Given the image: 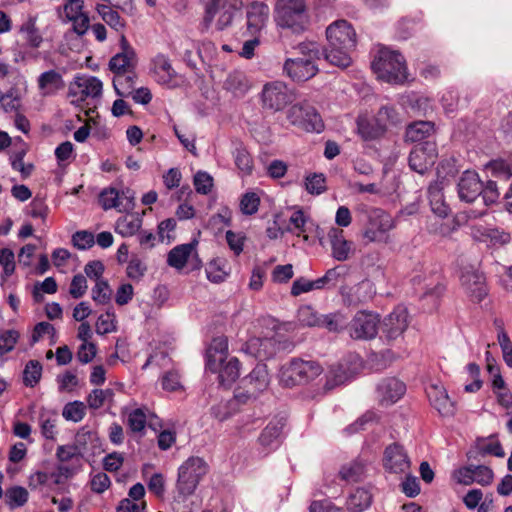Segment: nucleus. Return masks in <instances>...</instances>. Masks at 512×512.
Listing matches in <instances>:
<instances>
[{"label": "nucleus", "instance_id": "obj_1", "mask_svg": "<svg viewBox=\"0 0 512 512\" xmlns=\"http://www.w3.org/2000/svg\"><path fill=\"white\" fill-rule=\"evenodd\" d=\"M208 465L204 459L189 457L178 469L176 492L172 508L174 512H192L194 508L193 494L204 475Z\"/></svg>", "mask_w": 512, "mask_h": 512}, {"label": "nucleus", "instance_id": "obj_2", "mask_svg": "<svg viewBox=\"0 0 512 512\" xmlns=\"http://www.w3.org/2000/svg\"><path fill=\"white\" fill-rule=\"evenodd\" d=\"M302 57L289 58L285 61L283 70L286 75L296 82L307 81L318 72L315 60L323 54L317 43L304 42L298 46Z\"/></svg>", "mask_w": 512, "mask_h": 512}, {"label": "nucleus", "instance_id": "obj_3", "mask_svg": "<svg viewBox=\"0 0 512 512\" xmlns=\"http://www.w3.org/2000/svg\"><path fill=\"white\" fill-rule=\"evenodd\" d=\"M371 68L377 77L388 83H403L407 79V67L404 57L394 50L381 47L375 55Z\"/></svg>", "mask_w": 512, "mask_h": 512}, {"label": "nucleus", "instance_id": "obj_4", "mask_svg": "<svg viewBox=\"0 0 512 512\" xmlns=\"http://www.w3.org/2000/svg\"><path fill=\"white\" fill-rule=\"evenodd\" d=\"M275 21L278 26L303 32L308 25L305 0H278L275 6Z\"/></svg>", "mask_w": 512, "mask_h": 512}, {"label": "nucleus", "instance_id": "obj_5", "mask_svg": "<svg viewBox=\"0 0 512 512\" xmlns=\"http://www.w3.org/2000/svg\"><path fill=\"white\" fill-rule=\"evenodd\" d=\"M395 228L393 217L380 208L367 212V222L362 230V238L368 243H388L389 232Z\"/></svg>", "mask_w": 512, "mask_h": 512}, {"label": "nucleus", "instance_id": "obj_6", "mask_svg": "<svg viewBox=\"0 0 512 512\" xmlns=\"http://www.w3.org/2000/svg\"><path fill=\"white\" fill-rule=\"evenodd\" d=\"M295 99V90L280 80L265 83L260 93L262 108L271 112L282 111Z\"/></svg>", "mask_w": 512, "mask_h": 512}, {"label": "nucleus", "instance_id": "obj_7", "mask_svg": "<svg viewBox=\"0 0 512 512\" xmlns=\"http://www.w3.org/2000/svg\"><path fill=\"white\" fill-rule=\"evenodd\" d=\"M289 122L307 132L320 133L324 123L317 110L306 101L292 105L287 112Z\"/></svg>", "mask_w": 512, "mask_h": 512}, {"label": "nucleus", "instance_id": "obj_8", "mask_svg": "<svg viewBox=\"0 0 512 512\" xmlns=\"http://www.w3.org/2000/svg\"><path fill=\"white\" fill-rule=\"evenodd\" d=\"M379 315L369 311H358L348 323L347 331L354 340H372L379 330Z\"/></svg>", "mask_w": 512, "mask_h": 512}, {"label": "nucleus", "instance_id": "obj_9", "mask_svg": "<svg viewBox=\"0 0 512 512\" xmlns=\"http://www.w3.org/2000/svg\"><path fill=\"white\" fill-rule=\"evenodd\" d=\"M98 200L104 210L114 208L121 213H127L135 207V192L130 188L120 192L114 187H108L100 192Z\"/></svg>", "mask_w": 512, "mask_h": 512}, {"label": "nucleus", "instance_id": "obj_10", "mask_svg": "<svg viewBox=\"0 0 512 512\" xmlns=\"http://www.w3.org/2000/svg\"><path fill=\"white\" fill-rule=\"evenodd\" d=\"M409 323L407 308L399 305L382 320L381 332L388 342L394 341L403 335Z\"/></svg>", "mask_w": 512, "mask_h": 512}, {"label": "nucleus", "instance_id": "obj_11", "mask_svg": "<svg viewBox=\"0 0 512 512\" xmlns=\"http://www.w3.org/2000/svg\"><path fill=\"white\" fill-rule=\"evenodd\" d=\"M437 158L436 147L434 143L423 142L416 145L410 152L408 162L409 167L423 175L435 163Z\"/></svg>", "mask_w": 512, "mask_h": 512}, {"label": "nucleus", "instance_id": "obj_12", "mask_svg": "<svg viewBox=\"0 0 512 512\" xmlns=\"http://www.w3.org/2000/svg\"><path fill=\"white\" fill-rule=\"evenodd\" d=\"M326 36L329 45H342L346 49L356 47L355 30L346 20H338L330 24L326 29Z\"/></svg>", "mask_w": 512, "mask_h": 512}, {"label": "nucleus", "instance_id": "obj_13", "mask_svg": "<svg viewBox=\"0 0 512 512\" xmlns=\"http://www.w3.org/2000/svg\"><path fill=\"white\" fill-rule=\"evenodd\" d=\"M103 84L94 76H77L69 87V96L76 101H85L87 98H97L102 94Z\"/></svg>", "mask_w": 512, "mask_h": 512}, {"label": "nucleus", "instance_id": "obj_14", "mask_svg": "<svg viewBox=\"0 0 512 512\" xmlns=\"http://www.w3.org/2000/svg\"><path fill=\"white\" fill-rule=\"evenodd\" d=\"M426 394L431 406L442 416L452 417L456 413V403L450 399L446 389L440 384H430Z\"/></svg>", "mask_w": 512, "mask_h": 512}, {"label": "nucleus", "instance_id": "obj_15", "mask_svg": "<svg viewBox=\"0 0 512 512\" xmlns=\"http://www.w3.org/2000/svg\"><path fill=\"white\" fill-rule=\"evenodd\" d=\"M457 190L461 201L472 203L483 193V182L478 173L466 170L458 181Z\"/></svg>", "mask_w": 512, "mask_h": 512}, {"label": "nucleus", "instance_id": "obj_16", "mask_svg": "<svg viewBox=\"0 0 512 512\" xmlns=\"http://www.w3.org/2000/svg\"><path fill=\"white\" fill-rule=\"evenodd\" d=\"M384 467L391 473L406 474L410 469V460L404 448L393 443L386 447L383 458Z\"/></svg>", "mask_w": 512, "mask_h": 512}, {"label": "nucleus", "instance_id": "obj_17", "mask_svg": "<svg viewBox=\"0 0 512 512\" xmlns=\"http://www.w3.org/2000/svg\"><path fill=\"white\" fill-rule=\"evenodd\" d=\"M121 52L114 55L109 61V69L116 75L129 72L136 64V53L124 34L120 37Z\"/></svg>", "mask_w": 512, "mask_h": 512}, {"label": "nucleus", "instance_id": "obj_18", "mask_svg": "<svg viewBox=\"0 0 512 512\" xmlns=\"http://www.w3.org/2000/svg\"><path fill=\"white\" fill-rule=\"evenodd\" d=\"M406 386L396 378L382 380L376 389L377 399L382 406L396 403L405 393Z\"/></svg>", "mask_w": 512, "mask_h": 512}, {"label": "nucleus", "instance_id": "obj_19", "mask_svg": "<svg viewBox=\"0 0 512 512\" xmlns=\"http://www.w3.org/2000/svg\"><path fill=\"white\" fill-rule=\"evenodd\" d=\"M461 284L466 294L474 302L482 301L487 295L485 278L483 274L478 271H464L461 275Z\"/></svg>", "mask_w": 512, "mask_h": 512}, {"label": "nucleus", "instance_id": "obj_20", "mask_svg": "<svg viewBox=\"0 0 512 512\" xmlns=\"http://www.w3.org/2000/svg\"><path fill=\"white\" fill-rule=\"evenodd\" d=\"M152 72L158 84L168 88H174L178 85V74L166 56L159 54L153 59Z\"/></svg>", "mask_w": 512, "mask_h": 512}, {"label": "nucleus", "instance_id": "obj_21", "mask_svg": "<svg viewBox=\"0 0 512 512\" xmlns=\"http://www.w3.org/2000/svg\"><path fill=\"white\" fill-rule=\"evenodd\" d=\"M228 357V340L220 336L212 340L206 351V368L215 372Z\"/></svg>", "mask_w": 512, "mask_h": 512}, {"label": "nucleus", "instance_id": "obj_22", "mask_svg": "<svg viewBox=\"0 0 512 512\" xmlns=\"http://www.w3.org/2000/svg\"><path fill=\"white\" fill-rule=\"evenodd\" d=\"M247 29L254 35L266 25L269 17V7L263 2H253L247 9Z\"/></svg>", "mask_w": 512, "mask_h": 512}, {"label": "nucleus", "instance_id": "obj_23", "mask_svg": "<svg viewBox=\"0 0 512 512\" xmlns=\"http://www.w3.org/2000/svg\"><path fill=\"white\" fill-rule=\"evenodd\" d=\"M444 188V178L441 180H437L434 183L430 184L428 187V198L431 206V210L437 216L444 218L449 212L450 208L446 204L443 195Z\"/></svg>", "mask_w": 512, "mask_h": 512}, {"label": "nucleus", "instance_id": "obj_24", "mask_svg": "<svg viewBox=\"0 0 512 512\" xmlns=\"http://www.w3.org/2000/svg\"><path fill=\"white\" fill-rule=\"evenodd\" d=\"M245 388H249L250 393L258 395L264 391L269 385V377L267 366L258 363L249 375L244 379Z\"/></svg>", "mask_w": 512, "mask_h": 512}, {"label": "nucleus", "instance_id": "obj_25", "mask_svg": "<svg viewBox=\"0 0 512 512\" xmlns=\"http://www.w3.org/2000/svg\"><path fill=\"white\" fill-rule=\"evenodd\" d=\"M245 351L258 359H268L276 352V341L268 337L252 338L247 342Z\"/></svg>", "mask_w": 512, "mask_h": 512}, {"label": "nucleus", "instance_id": "obj_26", "mask_svg": "<svg viewBox=\"0 0 512 512\" xmlns=\"http://www.w3.org/2000/svg\"><path fill=\"white\" fill-rule=\"evenodd\" d=\"M37 84L43 96L54 95L65 86L62 75L53 69L41 73L37 78Z\"/></svg>", "mask_w": 512, "mask_h": 512}, {"label": "nucleus", "instance_id": "obj_27", "mask_svg": "<svg viewBox=\"0 0 512 512\" xmlns=\"http://www.w3.org/2000/svg\"><path fill=\"white\" fill-rule=\"evenodd\" d=\"M283 428V420L271 421L259 436V443L268 451L274 450L280 443Z\"/></svg>", "mask_w": 512, "mask_h": 512}, {"label": "nucleus", "instance_id": "obj_28", "mask_svg": "<svg viewBox=\"0 0 512 512\" xmlns=\"http://www.w3.org/2000/svg\"><path fill=\"white\" fill-rule=\"evenodd\" d=\"M95 10L101 19L110 26V28L121 33V35L123 34L126 27V21L120 16L119 12L115 8L106 3L98 2L95 6Z\"/></svg>", "mask_w": 512, "mask_h": 512}, {"label": "nucleus", "instance_id": "obj_29", "mask_svg": "<svg viewBox=\"0 0 512 512\" xmlns=\"http://www.w3.org/2000/svg\"><path fill=\"white\" fill-rule=\"evenodd\" d=\"M328 237L331 241L332 255L338 261L348 259L352 243L345 240L343 230L333 228L329 231Z\"/></svg>", "mask_w": 512, "mask_h": 512}, {"label": "nucleus", "instance_id": "obj_30", "mask_svg": "<svg viewBox=\"0 0 512 512\" xmlns=\"http://www.w3.org/2000/svg\"><path fill=\"white\" fill-rule=\"evenodd\" d=\"M143 219L137 214H129L117 219L115 223V232L122 237H132L137 235L142 226Z\"/></svg>", "mask_w": 512, "mask_h": 512}, {"label": "nucleus", "instance_id": "obj_31", "mask_svg": "<svg viewBox=\"0 0 512 512\" xmlns=\"http://www.w3.org/2000/svg\"><path fill=\"white\" fill-rule=\"evenodd\" d=\"M214 373H218L221 385L230 386L240 376V362L236 357H230L228 360H224Z\"/></svg>", "mask_w": 512, "mask_h": 512}, {"label": "nucleus", "instance_id": "obj_32", "mask_svg": "<svg viewBox=\"0 0 512 512\" xmlns=\"http://www.w3.org/2000/svg\"><path fill=\"white\" fill-rule=\"evenodd\" d=\"M224 88L235 96H244L250 90L251 84L244 72L234 70L228 74Z\"/></svg>", "mask_w": 512, "mask_h": 512}, {"label": "nucleus", "instance_id": "obj_33", "mask_svg": "<svg viewBox=\"0 0 512 512\" xmlns=\"http://www.w3.org/2000/svg\"><path fill=\"white\" fill-rule=\"evenodd\" d=\"M37 17L29 15L19 28V33L32 48H39L43 42V37L36 25Z\"/></svg>", "mask_w": 512, "mask_h": 512}, {"label": "nucleus", "instance_id": "obj_34", "mask_svg": "<svg viewBox=\"0 0 512 512\" xmlns=\"http://www.w3.org/2000/svg\"><path fill=\"white\" fill-rule=\"evenodd\" d=\"M195 246L196 243H186L175 246L167 255V264L178 270L184 268Z\"/></svg>", "mask_w": 512, "mask_h": 512}, {"label": "nucleus", "instance_id": "obj_35", "mask_svg": "<svg viewBox=\"0 0 512 512\" xmlns=\"http://www.w3.org/2000/svg\"><path fill=\"white\" fill-rule=\"evenodd\" d=\"M298 372V358H292L287 363H284L279 369V383L283 387L292 388L300 385Z\"/></svg>", "mask_w": 512, "mask_h": 512}, {"label": "nucleus", "instance_id": "obj_36", "mask_svg": "<svg viewBox=\"0 0 512 512\" xmlns=\"http://www.w3.org/2000/svg\"><path fill=\"white\" fill-rule=\"evenodd\" d=\"M372 494L365 488H357L352 492L347 501L346 508L349 512H363L370 507Z\"/></svg>", "mask_w": 512, "mask_h": 512}, {"label": "nucleus", "instance_id": "obj_37", "mask_svg": "<svg viewBox=\"0 0 512 512\" xmlns=\"http://www.w3.org/2000/svg\"><path fill=\"white\" fill-rule=\"evenodd\" d=\"M357 131L360 137L366 141L377 139L385 133V130L375 121V118L370 120L362 116L357 119Z\"/></svg>", "mask_w": 512, "mask_h": 512}, {"label": "nucleus", "instance_id": "obj_38", "mask_svg": "<svg viewBox=\"0 0 512 512\" xmlns=\"http://www.w3.org/2000/svg\"><path fill=\"white\" fill-rule=\"evenodd\" d=\"M434 129V124L430 121H417L410 124L405 133V138L410 142H421L427 138Z\"/></svg>", "mask_w": 512, "mask_h": 512}, {"label": "nucleus", "instance_id": "obj_39", "mask_svg": "<svg viewBox=\"0 0 512 512\" xmlns=\"http://www.w3.org/2000/svg\"><path fill=\"white\" fill-rule=\"evenodd\" d=\"M226 267L227 261L223 258L211 260L205 269L207 279L215 284L224 282L229 275V271Z\"/></svg>", "mask_w": 512, "mask_h": 512}, {"label": "nucleus", "instance_id": "obj_40", "mask_svg": "<svg viewBox=\"0 0 512 512\" xmlns=\"http://www.w3.org/2000/svg\"><path fill=\"white\" fill-rule=\"evenodd\" d=\"M353 49L343 48L342 45L333 46L328 44L324 52L325 59L331 64L339 67H348L351 63L350 52Z\"/></svg>", "mask_w": 512, "mask_h": 512}, {"label": "nucleus", "instance_id": "obj_41", "mask_svg": "<svg viewBox=\"0 0 512 512\" xmlns=\"http://www.w3.org/2000/svg\"><path fill=\"white\" fill-rule=\"evenodd\" d=\"M298 372L300 374L299 380L301 385L306 384L321 375L323 368L316 361L298 358Z\"/></svg>", "mask_w": 512, "mask_h": 512}, {"label": "nucleus", "instance_id": "obj_42", "mask_svg": "<svg viewBox=\"0 0 512 512\" xmlns=\"http://www.w3.org/2000/svg\"><path fill=\"white\" fill-rule=\"evenodd\" d=\"M136 75L131 71L114 75L113 87L117 95L129 96L134 90Z\"/></svg>", "mask_w": 512, "mask_h": 512}, {"label": "nucleus", "instance_id": "obj_43", "mask_svg": "<svg viewBox=\"0 0 512 512\" xmlns=\"http://www.w3.org/2000/svg\"><path fill=\"white\" fill-rule=\"evenodd\" d=\"M375 121L386 131L389 127L398 125L401 117L394 106L382 105L375 115Z\"/></svg>", "mask_w": 512, "mask_h": 512}, {"label": "nucleus", "instance_id": "obj_44", "mask_svg": "<svg viewBox=\"0 0 512 512\" xmlns=\"http://www.w3.org/2000/svg\"><path fill=\"white\" fill-rule=\"evenodd\" d=\"M10 84L9 89L3 92L0 89V102L5 99L14 98V100H21L20 86L26 85V79L19 70H14L11 73V80L8 81Z\"/></svg>", "mask_w": 512, "mask_h": 512}, {"label": "nucleus", "instance_id": "obj_45", "mask_svg": "<svg viewBox=\"0 0 512 512\" xmlns=\"http://www.w3.org/2000/svg\"><path fill=\"white\" fill-rule=\"evenodd\" d=\"M347 326V318L340 312L321 315L319 327H324L330 332H339L347 329Z\"/></svg>", "mask_w": 512, "mask_h": 512}, {"label": "nucleus", "instance_id": "obj_46", "mask_svg": "<svg viewBox=\"0 0 512 512\" xmlns=\"http://www.w3.org/2000/svg\"><path fill=\"white\" fill-rule=\"evenodd\" d=\"M243 0H209L206 4L204 21L208 26L215 17V9L217 7H230L234 9H241Z\"/></svg>", "mask_w": 512, "mask_h": 512}, {"label": "nucleus", "instance_id": "obj_47", "mask_svg": "<svg viewBox=\"0 0 512 512\" xmlns=\"http://www.w3.org/2000/svg\"><path fill=\"white\" fill-rule=\"evenodd\" d=\"M28 491L22 486H13L6 490V503L10 509L23 506L28 501Z\"/></svg>", "mask_w": 512, "mask_h": 512}, {"label": "nucleus", "instance_id": "obj_48", "mask_svg": "<svg viewBox=\"0 0 512 512\" xmlns=\"http://www.w3.org/2000/svg\"><path fill=\"white\" fill-rule=\"evenodd\" d=\"M42 365L38 360H30L23 371V383L27 387H34L41 379Z\"/></svg>", "mask_w": 512, "mask_h": 512}, {"label": "nucleus", "instance_id": "obj_49", "mask_svg": "<svg viewBox=\"0 0 512 512\" xmlns=\"http://www.w3.org/2000/svg\"><path fill=\"white\" fill-rule=\"evenodd\" d=\"M363 475L364 466L360 462H351L343 465L339 471L340 478L349 483L360 481Z\"/></svg>", "mask_w": 512, "mask_h": 512}, {"label": "nucleus", "instance_id": "obj_50", "mask_svg": "<svg viewBox=\"0 0 512 512\" xmlns=\"http://www.w3.org/2000/svg\"><path fill=\"white\" fill-rule=\"evenodd\" d=\"M114 391L110 388L107 389H94L87 397L88 406L91 409L97 410L101 408L105 402L112 401Z\"/></svg>", "mask_w": 512, "mask_h": 512}, {"label": "nucleus", "instance_id": "obj_51", "mask_svg": "<svg viewBox=\"0 0 512 512\" xmlns=\"http://www.w3.org/2000/svg\"><path fill=\"white\" fill-rule=\"evenodd\" d=\"M57 423V415H49L47 413H42L39 417V424L41 428V434L44 438L48 440H55L58 434V430L56 427Z\"/></svg>", "mask_w": 512, "mask_h": 512}, {"label": "nucleus", "instance_id": "obj_52", "mask_svg": "<svg viewBox=\"0 0 512 512\" xmlns=\"http://www.w3.org/2000/svg\"><path fill=\"white\" fill-rule=\"evenodd\" d=\"M234 162L237 168L244 174L249 175L253 169V160L246 148L239 146L233 152Z\"/></svg>", "mask_w": 512, "mask_h": 512}, {"label": "nucleus", "instance_id": "obj_53", "mask_svg": "<svg viewBox=\"0 0 512 512\" xmlns=\"http://www.w3.org/2000/svg\"><path fill=\"white\" fill-rule=\"evenodd\" d=\"M347 380L348 374L341 365L332 367L326 375L324 388L326 391L332 390L335 387L344 384Z\"/></svg>", "mask_w": 512, "mask_h": 512}, {"label": "nucleus", "instance_id": "obj_54", "mask_svg": "<svg viewBox=\"0 0 512 512\" xmlns=\"http://www.w3.org/2000/svg\"><path fill=\"white\" fill-rule=\"evenodd\" d=\"M305 189L309 194L320 195L326 191V178L322 173H313L305 177Z\"/></svg>", "mask_w": 512, "mask_h": 512}, {"label": "nucleus", "instance_id": "obj_55", "mask_svg": "<svg viewBox=\"0 0 512 512\" xmlns=\"http://www.w3.org/2000/svg\"><path fill=\"white\" fill-rule=\"evenodd\" d=\"M477 448L481 455H493L499 458L505 456V452L499 441H488V438H478Z\"/></svg>", "mask_w": 512, "mask_h": 512}, {"label": "nucleus", "instance_id": "obj_56", "mask_svg": "<svg viewBox=\"0 0 512 512\" xmlns=\"http://www.w3.org/2000/svg\"><path fill=\"white\" fill-rule=\"evenodd\" d=\"M497 340L500 345L503 360L506 365L512 368V342L502 325H498Z\"/></svg>", "mask_w": 512, "mask_h": 512}, {"label": "nucleus", "instance_id": "obj_57", "mask_svg": "<svg viewBox=\"0 0 512 512\" xmlns=\"http://www.w3.org/2000/svg\"><path fill=\"white\" fill-rule=\"evenodd\" d=\"M116 330V316L113 311H106L101 314L96 322V333L105 335Z\"/></svg>", "mask_w": 512, "mask_h": 512}, {"label": "nucleus", "instance_id": "obj_58", "mask_svg": "<svg viewBox=\"0 0 512 512\" xmlns=\"http://www.w3.org/2000/svg\"><path fill=\"white\" fill-rule=\"evenodd\" d=\"M45 335H49L51 337V344H54L56 342L55 327L52 324H50L49 322L43 321V322L37 323L33 329L30 344L34 345L40 339H42Z\"/></svg>", "mask_w": 512, "mask_h": 512}, {"label": "nucleus", "instance_id": "obj_59", "mask_svg": "<svg viewBox=\"0 0 512 512\" xmlns=\"http://www.w3.org/2000/svg\"><path fill=\"white\" fill-rule=\"evenodd\" d=\"M260 205V197L255 192H246L240 199V211L244 215L255 214Z\"/></svg>", "mask_w": 512, "mask_h": 512}, {"label": "nucleus", "instance_id": "obj_60", "mask_svg": "<svg viewBox=\"0 0 512 512\" xmlns=\"http://www.w3.org/2000/svg\"><path fill=\"white\" fill-rule=\"evenodd\" d=\"M20 334L15 329L4 330L0 333V355L11 352L18 342Z\"/></svg>", "mask_w": 512, "mask_h": 512}, {"label": "nucleus", "instance_id": "obj_61", "mask_svg": "<svg viewBox=\"0 0 512 512\" xmlns=\"http://www.w3.org/2000/svg\"><path fill=\"white\" fill-rule=\"evenodd\" d=\"M62 416L68 421H81L85 416L84 404L80 401L67 403L63 408Z\"/></svg>", "mask_w": 512, "mask_h": 512}, {"label": "nucleus", "instance_id": "obj_62", "mask_svg": "<svg viewBox=\"0 0 512 512\" xmlns=\"http://www.w3.org/2000/svg\"><path fill=\"white\" fill-rule=\"evenodd\" d=\"M146 421V414L140 408L132 410L127 417L128 427L135 433L142 432L145 429Z\"/></svg>", "mask_w": 512, "mask_h": 512}, {"label": "nucleus", "instance_id": "obj_63", "mask_svg": "<svg viewBox=\"0 0 512 512\" xmlns=\"http://www.w3.org/2000/svg\"><path fill=\"white\" fill-rule=\"evenodd\" d=\"M194 187L197 193L207 195L213 187V178L204 171H198L193 179Z\"/></svg>", "mask_w": 512, "mask_h": 512}, {"label": "nucleus", "instance_id": "obj_64", "mask_svg": "<svg viewBox=\"0 0 512 512\" xmlns=\"http://www.w3.org/2000/svg\"><path fill=\"white\" fill-rule=\"evenodd\" d=\"M112 291L107 281L98 280L92 289V299L98 304H107L111 299Z\"/></svg>", "mask_w": 512, "mask_h": 512}]
</instances>
